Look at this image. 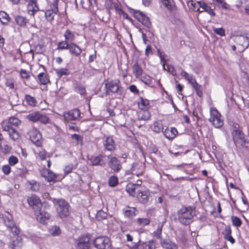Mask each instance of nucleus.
Returning a JSON list of instances; mask_svg holds the SVG:
<instances>
[{"instance_id":"obj_22","label":"nucleus","mask_w":249,"mask_h":249,"mask_svg":"<svg viewBox=\"0 0 249 249\" xmlns=\"http://www.w3.org/2000/svg\"><path fill=\"white\" fill-rule=\"evenodd\" d=\"M231 229L230 227H226L223 232L224 238L227 240L230 241L231 244L235 242L234 239L231 236Z\"/></svg>"},{"instance_id":"obj_26","label":"nucleus","mask_w":249,"mask_h":249,"mask_svg":"<svg viewBox=\"0 0 249 249\" xmlns=\"http://www.w3.org/2000/svg\"><path fill=\"white\" fill-rule=\"evenodd\" d=\"M37 219L40 220L41 223L44 222L45 219H49L50 218V214L45 212L39 210L38 213L36 214Z\"/></svg>"},{"instance_id":"obj_8","label":"nucleus","mask_w":249,"mask_h":249,"mask_svg":"<svg viewBox=\"0 0 249 249\" xmlns=\"http://www.w3.org/2000/svg\"><path fill=\"white\" fill-rule=\"evenodd\" d=\"M3 221L5 225L9 230L15 235H18L19 233V229L17 227L13 221L11 216H5L3 217Z\"/></svg>"},{"instance_id":"obj_20","label":"nucleus","mask_w":249,"mask_h":249,"mask_svg":"<svg viewBox=\"0 0 249 249\" xmlns=\"http://www.w3.org/2000/svg\"><path fill=\"white\" fill-rule=\"evenodd\" d=\"M106 87L107 90H109L113 93H117L119 89L118 84L116 82L113 81L106 83Z\"/></svg>"},{"instance_id":"obj_19","label":"nucleus","mask_w":249,"mask_h":249,"mask_svg":"<svg viewBox=\"0 0 249 249\" xmlns=\"http://www.w3.org/2000/svg\"><path fill=\"white\" fill-rule=\"evenodd\" d=\"M68 49L71 54L76 56H79L82 52L81 48L76 44L73 43H71L69 44Z\"/></svg>"},{"instance_id":"obj_28","label":"nucleus","mask_w":249,"mask_h":249,"mask_svg":"<svg viewBox=\"0 0 249 249\" xmlns=\"http://www.w3.org/2000/svg\"><path fill=\"white\" fill-rule=\"evenodd\" d=\"M22 246V242L21 238L18 236L15 240H13L11 244L12 249H20Z\"/></svg>"},{"instance_id":"obj_64","label":"nucleus","mask_w":249,"mask_h":249,"mask_svg":"<svg viewBox=\"0 0 249 249\" xmlns=\"http://www.w3.org/2000/svg\"><path fill=\"white\" fill-rule=\"evenodd\" d=\"M129 89L132 92L135 94H138L139 92V89L134 85H131L129 87Z\"/></svg>"},{"instance_id":"obj_58","label":"nucleus","mask_w":249,"mask_h":249,"mask_svg":"<svg viewBox=\"0 0 249 249\" xmlns=\"http://www.w3.org/2000/svg\"><path fill=\"white\" fill-rule=\"evenodd\" d=\"M5 85L7 87H9L11 89H13L14 88V82L12 79H7L6 80Z\"/></svg>"},{"instance_id":"obj_44","label":"nucleus","mask_w":249,"mask_h":249,"mask_svg":"<svg viewBox=\"0 0 249 249\" xmlns=\"http://www.w3.org/2000/svg\"><path fill=\"white\" fill-rule=\"evenodd\" d=\"M8 123L10 124H12L15 126H18L21 124V121L18 118L11 117L9 118Z\"/></svg>"},{"instance_id":"obj_41","label":"nucleus","mask_w":249,"mask_h":249,"mask_svg":"<svg viewBox=\"0 0 249 249\" xmlns=\"http://www.w3.org/2000/svg\"><path fill=\"white\" fill-rule=\"evenodd\" d=\"M143 249H155V244L153 240H150L147 242L143 243L142 245Z\"/></svg>"},{"instance_id":"obj_43","label":"nucleus","mask_w":249,"mask_h":249,"mask_svg":"<svg viewBox=\"0 0 249 249\" xmlns=\"http://www.w3.org/2000/svg\"><path fill=\"white\" fill-rule=\"evenodd\" d=\"M10 137L14 141L18 140L19 137L18 133L14 129H11V131L9 133Z\"/></svg>"},{"instance_id":"obj_24","label":"nucleus","mask_w":249,"mask_h":249,"mask_svg":"<svg viewBox=\"0 0 249 249\" xmlns=\"http://www.w3.org/2000/svg\"><path fill=\"white\" fill-rule=\"evenodd\" d=\"M161 244L162 247L165 249H178L177 245L170 241L163 240L161 241Z\"/></svg>"},{"instance_id":"obj_6","label":"nucleus","mask_w":249,"mask_h":249,"mask_svg":"<svg viewBox=\"0 0 249 249\" xmlns=\"http://www.w3.org/2000/svg\"><path fill=\"white\" fill-rule=\"evenodd\" d=\"M93 244L97 249H109L111 246L109 239L105 236L96 238L93 241Z\"/></svg>"},{"instance_id":"obj_56","label":"nucleus","mask_w":249,"mask_h":249,"mask_svg":"<svg viewBox=\"0 0 249 249\" xmlns=\"http://www.w3.org/2000/svg\"><path fill=\"white\" fill-rule=\"evenodd\" d=\"M141 81L146 85H150L151 83L152 80L150 76H146L141 78Z\"/></svg>"},{"instance_id":"obj_13","label":"nucleus","mask_w":249,"mask_h":249,"mask_svg":"<svg viewBox=\"0 0 249 249\" xmlns=\"http://www.w3.org/2000/svg\"><path fill=\"white\" fill-rule=\"evenodd\" d=\"M90 237L86 235L80 237L77 245V249H90Z\"/></svg>"},{"instance_id":"obj_53","label":"nucleus","mask_w":249,"mask_h":249,"mask_svg":"<svg viewBox=\"0 0 249 249\" xmlns=\"http://www.w3.org/2000/svg\"><path fill=\"white\" fill-rule=\"evenodd\" d=\"M107 217V213L103 211H100L96 214V218L99 220L105 219Z\"/></svg>"},{"instance_id":"obj_18","label":"nucleus","mask_w":249,"mask_h":249,"mask_svg":"<svg viewBox=\"0 0 249 249\" xmlns=\"http://www.w3.org/2000/svg\"><path fill=\"white\" fill-rule=\"evenodd\" d=\"M163 132L165 137L168 140L173 139L178 134L177 129L175 127H172L171 129L166 128Z\"/></svg>"},{"instance_id":"obj_36","label":"nucleus","mask_w":249,"mask_h":249,"mask_svg":"<svg viewBox=\"0 0 249 249\" xmlns=\"http://www.w3.org/2000/svg\"><path fill=\"white\" fill-rule=\"evenodd\" d=\"M188 5L190 9L193 10L194 11H199L198 8V1H194L190 0L188 2Z\"/></svg>"},{"instance_id":"obj_46","label":"nucleus","mask_w":249,"mask_h":249,"mask_svg":"<svg viewBox=\"0 0 249 249\" xmlns=\"http://www.w3.org/2000/svg\"><path fill=\"white\" fill-rule=\"evenodd\" d=\"M231 221L232 225L237 227H240L242 224L241 219L235 216L231 217Z\"/></svg>"},{"instance_id":"obj_59","label":"nucleus","mask_w":249,"mask_h":249,"mask_svg":"<svg viewBox=\"0 0 249 249\" xmlns=\"http://www.w3.org/2000/svg\"><path fill=\"white\" fill-rule=\"evenodd\" d=\"M68 126L70 130L74 131H77L78 130V127L75 123H67Z\"/></svg>"},{"instance_id":"obj_61","label":"nucleus","mask_w":249,"mask_h":249,"mask_svg":"<svg viewBox=\"0 0 249 249\" xmlns=\"http://www.w3.org/2000/svg\"><path fill=\"white\" fill-rule=\"evenodd\" d=\"M46 152L44 150H42L38 152V156L41 160H44L46 159Z\"/></svg>"},{"instance_id":"obj_63","label":"nucleus","mask_w":249,"mask_h":249,"mask_svg":"<svg viewBox=\"0 0 249 249\" xmlns=\"http://www.w3.org/2000/svg\"><path fill=\"white\" fill-rule=\"evenodd\" d=\"M208 6V5H207L206 3H205L203 2L202 1H198V8L199 9L200 8H201L202 9V10L200 11V12H202L203 11H205L206 8Z\"/></svg>"},{"instance_id":"obj_39","label":"nucleus","mask_w":249,"mask_h":249,"mask_svg":"<svg viewBox=\"0 0 249 249\" xmlns=\"http://www.w3.org/2000/svg\"><path fill=\"white\" fill-rule=\"evenodd\" d=\"M55 72L59 77L63 75H67L69 74V70L66 68H61L55 70Z\"/></svg>"},{"instance_id":"obj_62","label":"nucleus","mask_w":249,"mask_h":249,"mask_svg":"<svg viewBox=\"0 0 249 249\" xmlns=\"http://www.w3.org/2000/svg\"><path fill=\"white\" fill-rule=\"evenodd\" d=\"M76 91L81 95H84L86 93L85 89L82 86H77L76 88Z\"/></svg>"},{"instance_id":"obj_38","label":"nucleus","mask_w":249,"mask_h":249,"mask_svg":"<svg viewBox=\"0 0 249 249\" xmlns=\"http://www.w3.org/2000/svg\"><path fill=\"white\" fill-rule=\"evenodd\" d=\"M28 183L31 186L30 189L34 192H37L39 189V184L35 180L29 181Z\"/></svg>"},{"instance_id":"obj_45","label":"nucleus","mask_w":249,"mask_h":249,"mask_svg":"<svg viewBox=\"0 0 249 249\" xmlns=\"http://www.w3.org/2000/svg\"><path fill=\"white\" fill-rule=\"evenodd\" d=\"M135 212V208H129V209L125 210L124 213L125 216L128 217H130L134 216L136 214Z\"/></svg>"},{"instance_id":"obj_50","label":"nucleus","mask_w":249,"mask_h":249,"mask_svg":"<svg viewBox=\"0 0 249 249\" xmlns=\"http://www.w3.org/2000/svg\"><path fill=\"white\" fill-rule=\"evenodd\" d=\"M213 31L214 33L221 36H225V31L223 28H213Z\"/></svg>"},{"instance_id":"obj_51","label":"nucleus","mask_w":249,"mask_h":249,"mask_svg":"<svg viewBox=\"0 0 249 249\" xmlns=\"http://www.w3.org/2000/svg\"><path fill=\"white\" fill-rule=\"evenodd\" d=\"M129 12L139 21H140V11L135 10L132 8H129Z\"/></svg>"},{"instance_id":"obj_23","label":"nucleus","mask_w":249,"mask_h":249,"mask_svg":"<svg viewBox=\"0 0 249 249\" xmlns=\"http://www.w3.org/2000/svg\"><path fill=\"white\" fill-rule=\"evenodd\" d=\"M10 21L8 14L4 11H0V21L3 25H8Z\"/></svg>"},{"instance_id":"obj_21","label":"nucleus","mask_w":249,"mask_h":249,"mask_svg":"<svg viewBox=\"0 0 249 249\" xmlns=\"http://www.w3.org/2000/svg\"><path fill=\"white\" fill-rule=\"evenodd\" d=\"M152 130L157 133H159L160 132L163 131V124L160 120L155 121L153 124L152 127Z\"/></svg>"},{"instance_id":"obj_57","label":"nucleus","mask_w":249,"mask_h":249,"mask_svg":"<svg viewBox=\"0 0 249 249\" xmlns=\"http://www.w3.org/2000/svg\"><path fill=\"white\" fill-rule=\"evenodd\" d=\"M18 162V158L14 156H11L9 159V163L11 165H14Z\"/></svg>"},{"instance_id":"obj_30","label":"nucleus","mask_w":249,"mask_h":249,"mask_svg":"<svg viewBox=\"0 0 249 249\" xmlns=\"http://www.w3.org/2000/svg\"><path fill=\"white\" fill-rule=\"evenodd\" d=\"M65 40L68 42L73 41L75 39V36L74 33L69 29H67L64 35Z\"/></svg>"},{"instance_id":"obj_29","label":"nucleus","mask_w":249,"mask_h":249,"mask_svg":"<svg viewBox=\"0 0 249 249\" xmlns=\"http://www.w3.org/2000/svg\"><path fill=\"white\" fill-rule=\"evenodd\" d=\"M15 19L17 24L21 27H25L27 22V19L21 16L15 17Z\"/></svg>"},{"instance_id":"obj_49","label":"nucleus","mask_w":249,"mask_h":249,"mask_svg":"<svg viewBox=\"0 0 249 249\" xmlns=\"http://www.w3.org/2000/svg\"><path fill=\"white\" fill-rule=\"evenodd\" d=\"M163 225V222L162 223L159 224V225L158 226L157 230L154 232V236H155L158 238L160 237V235L161 233Z\"/></svg>"},{"instance_id":"obj_4","label":"nucleus","mask_w":249,"mask_h":249,"mask_svg":"<svg viewBox=\"0 0 249 249\" xmlns=\"http://www.w3.org/2000/svg\"><path fill=\"white\" fill-rule=\"evenodd\" d=\"M59 0H53L49 6L45 13V18L47 21H52L54 16L58 12V2Z\"/></svg>"},{"instance_id":"obj_54","label":"nucleus","mask_w":249,"mask_h":249,"mask_svg":"<svg viewBox=\"0 0 249 249\" xmlns=\"http://www.w3.org/2000/svg\"><path fill=\"white\" fill-rule=\"evenodd\" d=\"M133 70L135 76L138 78L140 76V68L137 64L134 65Z\"/></svg>"},{"instance_id":"obj_42","label":"nucleus","mask_w":249,"mask_h":249,"mask_svg":"<svg viewBox=\"0 0 249 249\" xmlns=\"http://www.w3.org/2000/svg\"><path fill=\"white\" fill-rule=\"evenodd\" d=\"M69 42L66 40L65 41H62L58 43L57 49L58 50H65L68 49L69 47Z\"/></svg>"},{"instance_id":"obj_12","label":"nucleus","mask_w":249,"mask_h":249,"mask_svg":"<svg viewBox=\"0 0 249 249\" xmlns=\"http://www.w3.org/2000/svg\"><path fill=\"white\" fill-rule=\"evenodd\" d=\"M126 191L131 196L138 197L140 194V184L128 183L126 186Z\"/></svg>"},{"instance_id":"obj_60","label":"nucleus","mask_w":249,"mask_h":249,"mask_svg":"<svg viewBox=\"0 0 249 249\" xmlns=\"http://www.w3.org/2000/svg\"><path fill=\"white\" fill-rule=\"evenodd\" d=\"M2 170L5 175H8L11 172V168L9 165L2 166Z\"/></svg>"},{"instance_id":"obj_15","label":"nucleus","mask_w":249,"mask_h":249,"mask_svg":"<svg viewBox=\"0 0 249 249\" xmlns=\"http://www.w3.org/2000/svg\"><path fill=\"white\" fill-rule=\"evenodd\" d=\"M107 158L109 159L108 164L110 167L114 172H118L121 167L120 161L116 157H112L111 156H109Z\"/></svg>"},{"instance_id":"obj_40","label":"nucleus","mask_w":249,"mask_h":249,"mask_svg":"<svg viewBox=\"0 0 249 249\" xmlns=\"http://www.w3.org/2000/svg\"><path fill=\"white\" fill-rule=\"evenodd\" d=\"M25 100L30 106H35L36 104V101L35 98L30 95H26Z\"/></svg>"},{"instance_id":"obj_47","label":"nucleus","mask_w":249,"mask_h":249,"mask_svg":"<svg viewBox=\"0 0 249 249\" xmlns=\"http://www.w3.org/2000/svg\"><path fill=\"white\" fill-rule=\"evenodd\" d=\"M108 183L111 187L116 186L118 183V178L116 176H111L109 179Z\"/></svg>"},{"instance_id":"obj_37","label":"nucleus","mask_w":249,"mask_h":249,"mask_svg":"<svg viewBox=\"0 0 249 249\" xmlns=\"http://www.w3.org/2000/svg\"><path fill=\"white\" fill-rule=\"evenodd\" d=\"M150 196V193L148 190H145L141 192V203H147L148 197Z\"/></svg>"},{"instance_id":"obj_52","label":"nucleus","mask_w":249,"mask_h":249,"mask_svg":"<svg viewBox=\"0 0 249 249\" xmlns=\"http://www.w3.org/2000/svg\"><path fill=\"white\" fill-rule=\"evenodd\" d=\"M38 121H39L43 124H47L49 122V118L45 115L39 113V117Z\"/></svg>"},{"instance_id":"obj_3","label":"nucleus","mask_w":249,"mask_h":249,"mask_svg":"<svg viewBox=\"0 0 249 249\" xmlns=\"http://www.w3.org/2000/svg\"><path fill=\"white\" fill-rule=\"evenodd\" d=\"M210 115L209 121L215 128H220L223 125V120L216 108H211Z\"/></svg>"},{"instance_id":"obj_17","label":"nucleus","mask_w":249,"mask_h":249,"mask_svg":"<svg viewBox=\"0 0 249 249\" xmlns=\"http://www.w3.org/2000/svg\"><path fill=\"white\" fill-rule=\"evenodd\" d=\"M105 148L108 151H112L115 149V142L112 138L107 137L103 142Z\"/></svg>"},{"instance_id":"obj_27","label":"nucleus","mask_w":249,"mask_h":249,"mask_svg":"<svg viewBox=\"0 0 249 249\" xmlns=\"http://www.w3.org/2000/svg\"><path fill=\"white\" fill-rule=\"evenodd\" d=\"M46 172L44 173L43 176L48 180V181L55 182L56 179V175L50 170H47Z\"/></svg>"},{"instance_id":"obj_48","label":"nucleus","mask_w":249,"mask_h":249,"mask_svg":"<svg viewBox=\"0 0 249 249\" xmlns=\"http://www.w3.org/2000/svg\"><path fill=\"white\" fill-rule=\"evenodd\" d=\"M193 87L195 89L197 95L200 97L202 94V86L196 83Z\"/></svg>"},{"instance_id":"obj_55","label":"nucleus","mask_w":249,"mask_h":249,"mask_svg":"<svg viewBox=\"0 0 249 249\" xmlns=\"http://www.w3.org/2000/svg\"><path fill=\"white\" fill-rule=\"evenodd\" d=\"M73 168V165L72 164L70 163V164H68L67 165H66L65 167V168L64 169L65 173L66 174H68L71 173Z\"/></svg>"},{"instance_id":"obj_34","label":"nucleus","mask_w":249,"mask_h":249,"mask_svg":"<svg viewBox=\"0 0 249 249\" xmlns=\"http://www.w3.org/2000/svg\"><path fill=\"white\" fill-rule=\"evenodd\" d=\"M162 3L169 10H172L174 7L173 0H160Z\"/></svg>"},{"instance_id":"obj_5","label":"nucleus","mask_w":249,"mask_h":249,"mask_svg":"<svg viewBox=\"0 0 249 249\" xmlns=\"http://www.w3.org/2000/svg\"><path fill=\"white\" fill-rule=\"evenodd\" d=\"M57 212L58 216L62 218L69 215V205L68 203L63 199H59L57 201Z\"/></svg>"},{"instance_id":"obj_7","label":"nucleus","mask_w":249,"mask_h":249,"mask_svg":"<svg viewBox=\"0 0 249 249\" xmlns=\"http://www.w3.org/2000/svg\"><path fill=\"white\" fill-rule=\"evenodd\" d=\"M150 106L148 100L141 98V120H148L151 117L149 111Z\"/></svg>"},{"instance_id":"obj_33","label":"nucleus","mask_w":249,"mask_h":249,"mask_svg":"<svg viewBox=\"0 0 249 249\" xmlns=\"http://www.w3.org/2000/svg\"><path fill=\"white\" fill-rule=\"evenodd\" d=\"M237 41H238L242 46L245 47V49H247L249 46V40L247 36H239L237 38Z\"/></svg>"},{"instance_id":"obj_2","label":"nucleus","mask_w":249,"mask_h":249,"mask_svg":"<svg viewBox=\"0 0 249 249\" xmlns=\"http://www.w3.org/2000/svg\"><path fill=\"white\" fill-rule=\"evenodd\" d=\"M233 139L235 144L239 148L248 147V143L245 139L244 135L240 128L235 127L232 132Z\"/></svg>"},{"instance_id":"obj_14","label":"nucleus","mask_w":249,"mask_h":249,"mask_svg":"<svg viewBox=\"0 0 249 249\" xmlns=\"http://www.w3.org/2000/svg\"><path fill=\"white\" fill-rule=\"evenodd\" d=\"M27 201L29 205L33 209H37L42 206L39 198L36 195H32L29 197L27 198Z\"/></svg>"},{"instance_id":"obj_35","label":"nucleus","mask_w":249,"mask_h":249,"mask_svg":"<svg viewBox=\"0 0 249 249\" xmlns=\"http://www.w3.org/2000/svg\"><path fill=\"white\" fill-rule=\"evenodd\" d=\"M38 78L39 82L42 85H46L49 82V79H48L46 74L44 72L40 73L38 75Z\"/></svg>"},{"instance_id":"obj_25","label":"nucleus","mask_w":249,"mask_h":249,"mask_svg":"<svg viewBox=\"0 0 249 249\" xmlns=\"http://www.w3.org/2000/svg\"><path fill=\"white\" fill-rule=\"evenodd\" d=\"M214 5L218 7H221L225 10H229L230 6L224 0H212Z\"/></svg>"},{"instance_id":"obj_16","label":"nucleus","mask_w":249,"mask_h":249,"mask_svg":"<svg viewBox=\"0 0 249 249\" xmlns=\"http://www.w3.org/2000/svg\"><path fill=\"white\" fill-rule=\"evenodd\" d=\"M39 8L37 5V0H30L27 5V10L29 14L34 16L38 10Z\"/></svg>"},{"instance_id":"obj_32","label":"nucleus","mask_w":249,"mask_h":249,"mask_svg":"<svg viewBox=\"0 0 249 249\" xmlns=\"http://www.w3.org/2000/svg\"><path fill=\"white\" fill-rule=\"evenodd\" d=\"M141 23L147 28H149L151 24L149 17L142 12H141Z\"/></svg>"},{"instance_id":"obj_1","label":"nucleus","mask_w":249,"mask_h":249,"mask_svg":"<svg viewBox=\"0 0 249 249\" xmlns=\"http://www.w3.org/2000/svg\"><path fill=\"white\" fill-rule=\"evenodd\" d=\"M196 215V211L192 206L182 207L177 213L178 219L182 224L187 225Z\"/></svg>"},{"instance_id":"obj_31","label":"nucleus","mask_w":249,"mask_h":249,"mask_svg":"<svg viewBox=\"0 0 249 249\" xmlns=\"http://www.w3.org/2000/svg\"><path fill=\"white\" fill-rule=\"evenodd\" d=\"M39 117V113L38 112H33L27 115L26 118L33 122L38 121Z\"/></svg>"},{"instance_id":"obj_10","label":"nucleus","mask_w":249,"mask_h":249,"mask_svg":"<svg viewBox=\"0 0 249 249\" xmlns=\"http://www.w3.org/2000/svg\"><path fill=\"white\" fill-rule=\"evenodd\" d=\"M107 158L106 155H99L96 156H91L88 160L90 165L104 166L107 162Z\"/></svg>"},{"instance_id":"obj_9","label":"nucleus","mask_w":249,"mask_h":249,"mask_svg":"<svg viewBox=\"0 0 249 249\" xmlns=\"http://www.w3.org/2000/svg\"><path fill=\"white\" fill-rule=\"evenodd\" d=\"M29 135L31 141L37 146H40L42 144V137L40 133L35 128L31 129Z\"/></svg>"},{"instance_id":"obj_11","label":"nucleus","mask_w":249,"mask_h":249,"mask_svg":"<svg viewBox=\"0 0 249 249\" xmlns=\"http://www.w3.org/2000/svg\"><path fill=\"white\" fill-rule=\"evenodd\" d=\"M80 116L79 109H74L69 111L63 113V116L65 123H69L70 121H74L77 119Z\"/></svg>"}]
</instances>
